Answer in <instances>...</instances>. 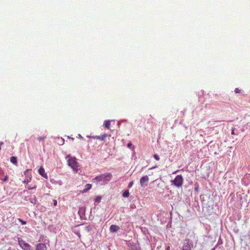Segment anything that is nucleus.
<instances>
[{
  "label": "nucleus",
  "mask_w": 250,
  "mask_h": 250,
  "mask_svg": "<svg viewBox=\"0 0 250 250\" xmlns=\"http://www.w3.org/2000/svg\"><path fill=\"white\" fill-rule=\"evenodd\" d=\"M18 221L21 223V224L23 225H25L26 224V221L21 220V219H18Z\"/></svg>",
  "instance_id": "obj_16"
},
{
  "label": "nucleus",
  "mask_w": 250,
  "mask_h": 250,
  "mask_svg": "<svg viewBox=\"0 0 250 250\" xmlns=\"http://www.w3.org/2000/svg\"><path fill=\"white\" fill-rule=\"evenodd\" d=\"M36 188V187L35 186L31 187H28V188L29 189H35V188Z\"/></svg>",
  "instance_id": "obj_23"
},
{
  "label": "nucleus",
  "mask_w": 250,
  "mask_h": 250,
  "mask_svg": "<svg viewBox=\"0 0 250 250\" xmlns=\"http://www.w3.org/2000/svg\"><path fill=\"white\" fill-rule=\"evenodd\" d=\"M231 134H232V135L235 134V133H234V128H232V130H231Z\"/></svg>",
  "instance_id": "obj_26"
},
{
  "label": "nucleus",
  "mask_w": 250,
  "mask_h": 250,
  "mask_svg": "<svg viewBox=\"0 0 250 250\" xmlns=\"http://www.w3.org/2000/svg\"><path fill=\"white\" fill-rule=\"evenodd\" d=\"M10 162L14 165L17 164V158L16 157H11L10 158Z\"/></svg>",
  "instance_id": "obj_12"
},
{
  "label": "nucleus",
  "mask_w": 250,
  "mask_h": 250,
  "mask_svg": "<svg viewBox=\"0 0 250 250\" xmlns=\"http://www.w3.org/2000/svg\"><path fill=\"white\" fill-rule=\"evenodd\" d=\"M149 181L148 177L147 175L142 177L140 181V185L142 187H145L147 186Z\"/></svg>",
  "instance_id": "obj_5"
},
{
  "label": "nucleus",
  "mask_w": 250,
  "mask_h": 250,
  "mask_svg": "<svg viewBox=\"0 0 250 250\" xmlns=\"http://www.w3.org/2000/svg\"><path fill=\"white\" fill-rule=\"evenodd\" d=\"M183 179L181 175H177L173 180V184L177 187H181L183 184Z\"/></svg>",
  "instance_id": "obj_4"
},
{
  "label": "nucleus",
  "mask_w": 250,
  "mask_h": 250,
  "mask_svg": "<svg viewBox=\"0 0 250 250\" xmlns=\"http://www.w3.org/2000/svg\"><path fill=\"white\" fill-rule=\"evenodd\" d=\"M111 121L107 120L104 121V125L105 127L109 128L110 125Z\"/></svg>",
  "instance_id": "obj_11"
},
{
  "label": "nucleus",
  "mask_w": 250,
  "mask_h": 250,
  "mask_svg": "<svg viewBox=\"0 0 250 250\" xmlns=\"http://www.w3.org/2000/svg\"><path fill=\"white\" fill-rule=\"evenodd\" d=\"M154 157L157 161L160 160V158H159V156L158 155H157V154H155L154 155Z\"/></svg>",
  "instance_id": "obj_18"
},
{
  "label": "nucleus",
  "mask_w": 250,
  "mask_h": 250,
  "mask_svg": "<svg viewBox=\"0 0 250 250\" xmlns=\"http://www.w3.org/2000/svg\"><path fill=\"white\" fill-rule=\"evenodd\" d=\"M132 146V144H131V143H129L128 144H127V147L128 148H131V147Z\"/></svg>",
  "instance_id": "obj_22"
},
{
  "label": "nucleus",
  "mask_w": 250,
  "mask_h": 250,
  "mask_svg": "<svg viewBox=\"0 0 250 250\" xmlns=\"http://www.w3.org/2000/svg\"><path fill=\"white\" fill-rule=\"evenodd\" d=\"M129 192L128 190H125L123 192V196L124 197H128L129 196Z\"/></svg>",
  "instance_id": "obj_14"
},
{
  "label": "nucleus",
  "mask_w": 250,
  "mask_h": 250,
  "mask_svg": "<svg viewBox=\"0 0 250 250\" xmlns=\"http://www.w3.org/2000/svg\"><path fill=\"white\" fill-rule=\"evenodd\" d=\"M192 244L189 242V240H185L183 246V250H191Z\"/></svg>",
  "instance_id": "obj_6"
},
{
  "label": "nucleus",
  "mask_w": 250,
  "mask_h": 250,
  "mask_svg": "<svg viewBox=\"0 0 250 250\" xmlns=\"http://www.w3.org/2000/svg\"><path fill=\"white\" fill-rule=\"evenodd\" d=\"M31 180V178H30V180H28V179H27V180H25L24 181V183H28V182H30V180Z\"/></svg>",
  "instance_id": "obj_25"
},
{
  "label": "nucleus",
  "mask_w": 250,
  "mask_h": 250,
  "mask_svg": "<svg viewBox=\"0 0 250 250\" xmlns=\"http://www.w3.org/2000/svg\"><path fill=\"white\" fill-rule=\"evenodd\" d=\"M30 201L33 204H36L37 202V199L35 198H33L31 199Z\"/></svg>",
  "instance_id": "obj_17"
},
{
  "label": "nucleus",
  "mask_w": 250,
  "mask_h": 250,
  "mask_svg": "<svg viewBox=\"0 0 250 250\" xmlns=\"http://www.w3.org/2000/svg\"><path fill=\"white\" fill-rule=\"evenodd\" d=\"M133 184H134V183H133V181L130 182L129 183V184H128V188H130L131 187H132L133 186Z\"/></svg>",
  "instance_id": "obj_19"
},
{
  "label": "nucleus",
  "mask_w": 250,
  "mask_h": 250,
  "mask_svg": "<svg viewBox=\"0 0 250 250\" xmlns=\"http://www.w3.org/2000/svg\"><path fill=\"white\" fill-rule=\"evenodd\" d=\"M85 210V208H81L80 209H79V212H84Z\"/></svg>",
  "instance_id": "obj_20"
},
{
  "label": "nucleus",
  "mask_w": 250,
  "mask_h": 250,
  "mask_svg": "<svg viewBox=\"0 0 250 250\" xmlns=\"http://www.w3.org/2000/svg\"><path fill=\"white\" fill-rule=\"evenodd\" d=\"M39 174L45 178H47V175L45 172V170L42 167H40L38 170Z\"/></svg>",
  "instance_id": "obj_8"
},
{
  "label": "nucleus",
  "mask_w": 250,
  "mask_h": 250,
  "mask_svg": "<svg viewBox=\"0 0 250 250\" xmlns=\"http://www.w3.org/2000/svg\"><path fill=\"white\" fill-rule=\"evenodd\" d=\"M101 199H102V198L100 196H98L95 199V202L99 203L101 202Z\"/></svg>",
  "instance_id": "obj_15"
},
{
  "label": "nucleus",
  "mask_w": 250,
  "mask_h": 250,
  "mask_svg": "<svg viewBox=\"0 0 250 250\" xmlns=\"http://www.w3.org/2000/svg\"><path fill=\"white\" fill-rule=\"evenodd\" d=\"M235 92L236 93H238V92H239V89H238V88H235Z\"/></svg>",
  "instance_id": "obj_27"
},
{
  "label": "nucleus",
  "mask_w": 250,
  "mask_h": 250,
  "mask_svg": "<svg viewBox=\"0 0 250 250\" xmlns=\"http://www.w3.org/2000/svg\"><path fill=\"white\" fill-rule=\"evenodd\" d=\"M45 137H40L38 138V139L40 141L44 140Z\"/></svg>",
  "instance_id": "obj_24"
},
{
  "label": "nucleus",
  "mask_w": 250,
  "mask_h": 250,
  "mask_svg": "<svg viewBox=\"0 0 250 250\" xmlns=\"http://www.w3.org/2000/svg\"><path fill=\"white\" fill-rule=\"evenodd\" d=\"M170 215H172V212H170Z\"/></svg>",
  "instance_id": "obj_30"
},
{
  "label": "nucleus",
  "mask_w": 250,
  "mask_h": 250,
  "mask_svg": "<svg viewBox=\"0 0 250 250\" xmlns=\"http://www.w3.org/2000/svg\"><path fill=\"white\" fill-rule=\"evenodd\" d=\"M58 184H59V185H62V182H61V181L59 182H58Z\"/></svg>",
  "instance_id": "obj_28"
},
{
  "label": "nucleus",
  "mask_w": 250,
  "mask_h": 250,
  "mask_svg": "<svg viewBox=\"0 0 250 250\" xmlns=\"http://www.w3.org/2000/svg\"><path fill=\"white\" fill-rule=\"evenodd\" d=\"M155 168V167H152L150 168V169H153V168Z\"/></svg>",
  "instance_id": "obj_29"
},
{
  "label": "nucleus",
  "mask_w": 250,
  "mask_h": 250,
  "mask_svg": "<svg viewBox=\"0 0 250 250\" xmlns=\"http://www.w3.org/2000/svg\"><path fill=\"white\" fill-rule=\"evenodd\" d=\"M120 229V227L116 225H112L110 227L109 230L111 232H116Z\"/></svg>",
  "instance_id": "obj_7"
},
{
  "label": "nucleus",
  "mask_w": 250,
  "mask_h": 250,
  "mask_svg": "<svg viewBox=\"0 0 250 250\" xmlns=\"http://www.w3.org/2000/svg\"><path fill=\"white\" fill-rule=\"evenodd\" d=\"M91 188V186L90 184H86L85 186V188L83 190V192H86Z\"/></svg>",
  "instance_id": "obj_13"
},
{
  "label": "nucleus",
  "mask_w": 250,
  "mask_h": 250,
  "mask_svg": "<svg viewBox=\"0 0 250 250\" xmlns=\"http://www.w3.org/2000/svg\"><path fill=\"white\" fill-rule=\"evenodd\" d=\"M53 205H54V206H56L57 205V200H53Z\"/></svg>",
  "instance_id": "obj_21"
},
{
  "label": "nucleus",
  "mask_w": 250,
  "mask_h": 250,
  "mask_svg": "<svg viewBox=\"0 0 250 250\" xmlns=\"http://www.w3.org/2000/svg\"><path fill=\"white\" fill-rule=\"evenodd\" d=\"M36 250H46V247L43 243H39L37 245Z\"/></svg>",
  "instance_id": "obj_9"
},
{
  "label": "nucleus",
  "mask_w": 250,
  "mask_h": 250,
  "mask_svg": "<svg viewBox=\"0 0 250 250\" xmlns=\"http://www.w3.org/2000/svg\"><path fill=\"white\" fill-rule=\"evenodd\" d=\"M66 159L67 161L68 165L73 169L75 172H77L80 168V166L77 160L74 157L67 156Z\"/></svg>",
  "instance_id": "obj_2"
},
{
  "label": "nucleus",
  "mask_w": 250,
  "mask_h": 250,
  "mask_svg": "<svg viewBox=\"0 0 250 250\" xmlns=\"http://www.w3.org/2000/svg\"><path fill=\"white\" fill-rule=\"evenodd\" d=\"M112 175L109 173H105L96 176L92 179L93 183L96 184L104 185L110 181Z\"/></svg>",
  "instance_id": "obj_1"
},
{
  "label": "nucleus",
  "mask_w": 250,
  "mask_h": 250,
  "mask_svg": "<svg viewBox=\"0 0 250 250\" xmlns=\"http://www.w3.org/2000/svg\"><path fill=\"white\" fill-rule=\"evenodd\" d=\"M107 136V134H104V135L102 136H93L92 138L94 139H97L99 140H101L102 141H104L105 139V138Z\"/></svg>",
  "instance_id": "obj_10"
},
{
  "label": "nucleus",
  "mask_w": 250,
  "mask_h": 250,
  "mask_svg": "<svg viewBox=\"0 0 250 250\" xmlns=\"http://www.w3.org/2000/svg\"><path fill=\"white\" fill-rule=\"evenodd\" d=\"M18 242L21 247L24 250H34L29 244L26 243L21 238H18Z\"/></svg>",
  "instance_id": "obj_3"
}]
</instances>
